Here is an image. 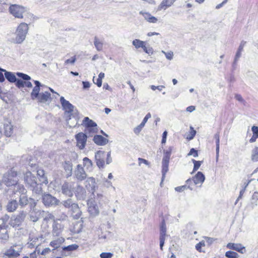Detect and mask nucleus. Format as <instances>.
<instances>
[{
    "instance_id": "obj_1",
    "label": "nucleus",
    "mask_w": 258,
    "mask_h": 258,
    "mask_svg": "<svg viewBox=\"0 0 258 258\" xmlns=\"http://www.w3.org/2000/svg\"><path fill=\"white\" fill-rule=\"evenodd\" d=\"M28 30V25L25 23H21L17 28L16 36L13 39V42L16 44H21L25 40Z\"/></svg>"
},
{
    "instance_id": "obj_2",
    "label": "nucleus",
    "mask_w": 258,
    "mask_h": 258,
    "mask_svg": "<svg viewBox=\"0 0 258 258\" xmlns=\"http://www.w3.org/2000/svg\"><path fill=\"white\" fill-rule=\"evenodd\" d=\"M25 181L29 185L28 188L34 194H41L40 190L41 187L36 182V178L33 175L31 172L27 171L24 175Z\"/></svg>"
},
{
    "instance_id": "obj_3",
    "label": "nucleus",
    "mask_w": 258,
    "mask_h": 258,
    "mask_svg": "<svg viewBox=\"0 0 258 258\" xmlns=\"http://www.w3.org/2000/svg\"><path fill=\"white\" fill-rule=\"evenodd\" d=\"M10 13L16 18H23V15L27 18L32 17V14L27 12L26 8L20 5H13L10 7Z\"/></svg>"
},
{
    "instance_id": "obj_4",
    "label": "nucleus",
    "mask_w": 258,
    "mask_h": 258,
    "mask_svg": "<svg viewBox=\"0 0 258 258\" xmlns=\"http://www.w3.org/2000/svg\"><path fill=\"white\" fill-rule=\"evenodd\" d=\"M19 180L18 174L13 170L6 173L3 176V181L7 186L13 187Z\"/></svg>"
},
{
    "instance_id": "obj_5",
    "label": "nucleus",
    "mask_w": 258,
    "mask_h": 258,
    "mask_svg": "<svg viewBox=\"0 0 258 258\" xmlns=\"http://www.w3.org/2000/svg\"><path fill=\"white\" fill-rule=\"evenodd\" d=\"M97 195V198L95 197L90 198L87 201L88 211L92 216H96L99 214V210L97 205L99 197Z\"/></svg>"
},
{
    "instance_id": "obj_6",
    "label": "nucleus",
    "mask_w": 258,
    "mask_h": 258,
    "mask_svg": "<svg viewBox=\"0 0 258 258\" xmlns=\"http://www.w3.org/2000/svg\"><path fill=\"white\" fill-rule=\"evenodd\" d=\"M60 102L63 109L64 110L66 114H67L70 117L69 120L71 119V116L74 114L78 113L77 110H74V106L69 102V101L66 100L63 97H61L60 98ZM69 124V121H68Z\"/></svg>"
},
{
    "instance_id": "obj_7",
    "label": "nucleus",
    "mask_w": 258,
    "mask_h": 258,
    "mask_svg": "<svg viewBox=\"0 0 258 258\" xmlns=\"http://www.w3.org/2000/svg\"><path fill=\"white\" fill-rule=\"evenodd\" d=\"M74 175L75 178L79 181L84 180L87 176L85 169H84L80 164H78L75 168L74 171Z\"/></svg>"
},
{
    "instance_id": "obj_8",
    "label": "nucleus",
    "mask_w": 258,
    "mask_h": 258,
    "mask_svg": "<svg viewBox=\"0 0 258 258\" xmlns=\"http://www.w3.org/2000/svg\"><path fill=\"white\" fill-rule=\"evenodd\" d=\"M83 124H84L89 132L96 133L97 128V125L93 120L90 119L88 117H85L83 120Z\"/></svg>"
},
{
    "instance_id": "obj_9",
    "label": "nucleus",
    "mask_w": 258,
    "mask_h": 258,
    "mask_svg": "<svg viewBox=\"0 0 258 258\" xmlns=\"http://www.w3.org/2000/svg\"><path fill=\"white\" fill-rule=\"evenodd\" d=\"M43 202L45 206H50L57 204L58 201L51 195H43Z\"/></svg>"
},
{
    "instance_id": "obj_10",
    "label": "nucleus",
    "mask_w": 258,
    "mask_h": 258,
    "mask_svg": "<svg viewBox=\"0 0 258 258\" xmlns=\"http://www.w3.org/2000/svg\"><path fill=\"white\" fill-rule=\"evenodd\" d=\"M76 138L77 146L80 149H84L87 141V136L83 133H79L76 136Z\"/></svg>"
},
{
    "instance_id": "obj_11",
    "label": "nucleus",
    "mask_w": 258,
    "mask_h": 258,
    "mask_svg": "<svg viewBox=\"0 0 258 258\" xmlns=\"http://www.w3.org/2000/svg\"><path fill=\"white\" fill-rule=\"evenodd\" d=\"M52 234L54 236H58L62 232L63 226L61 224V221L60 220H55L54 221L53 225Z\"/></svg>"
},
{
    "instance_id": "obj_12",
    "label": "nucleus",
    "mask_w": 258,
    "mask_h": 258,
    "mask_svg": "<svg viewBox=\"0 0 258 258\" xmlns=\"http://www.w3.org/2000/svg\"><path fill=\"white\" fill-rule=\"evenodd\" d=\"M26 216V214L22 212L20 213L16 217H13L11 219V224L13 227H16L19 226L22 222L24 220Z\"/></svg>"
},
{
    "instance_id": "obj_13",
    "label": "nucleus",
    "mask_w": 258,
    "mask_h": 258,
    "mask_svg": "<svg viewBox=\"0 0 258 258\" xmlns=\"http://www.w3.org/2000/svg\"><path fill=\"white\" fill-rule=\"evenodd\" d=\"M105 152L102 151H98L95 154L96 164L99 168H103L104 166Z\"/></svg>"
},
{
    "instance_id": "obj_14",
    "label": "nucleus",
    "mask_w": 258,
    "mask_h": 258,
    "mask_svg": "<svg viewBox=\"0 0 258 258\" xmlns=\"http://www.w3.org/2000/svg\"><path fill=\"white\" fill-rule=\"evenodd\" d=\"M85 187L89 192L94 194L95 191V180L93 177L88 178L85 182Z\"/></svg>"
},
{
    "instance_id": "obj_15",
    "label": "nucleus",
    "mask_w": 258,
    "mask_h": 258,
    "mask_svg": "<svg viewBox=\"0 0 258 258\" xmlns=\"http://www.w3.org/2000/svg\"><path fill=\"white\" fill-rule=\"evenodd\" d=\"M20 204L21 205H26L29 204L31 207L35 206V200L32 198H28L26 195H21Z\"/></svg>"
},
{
    "instance_id": "obj_16",
    "label": "nucleus",
    "mask_w": 258,
    "mask_h": 258,
    "mask_svg": "<svg viewBox=\"0 0 258 258\" xmlns=\"http://www.w3.org/2000/svg\"><path fill=\"white\" fill-rule=\"evenodd\" d=\"M227 247L231 249H233L240 252L244 253L246 252L245 247L240 243H229Z\"/></svg>"
},
{
    "instance_id": "obj_17",
    "label": "nucleus",
    "mask_w": 258,
    "mask_h": 258,
    "mask_svg": "<svg viewBox=\"0 0 258 258\" xmlns=\"http://www.w3.org/2000/svg\"><path fill=\"white\" fill-rule=\"evenodd\" d=\"M17 75L23 80H25L24 86L29 88H31L32 87V83L29 81V80L31 79V77L29 76L22 73H17Z\"/></svg>"
},
{
    "instance_id": "obj_18",
    "label": "nucleus",
    "mask_w": 258,
    "mask_h": 258,
    "mask_svg": "<svg viewBox=\"0 0 258 258\" xmlns=\"http://www.w3.org/2000/svg\"><path fill=\"white\" fill-rule=\"evenodd\" d=\"M94 142L97 145L103 146L107 144L108 140L101 135H96L93 138Z\"/></svg>"
},
{
    "instance_id": "obj_19",
    "label": "nucleus",
    "mask_w": 258,
    "mask_h": 258,
    "mask_svg": "<svg viewBox=\"0 0 258 258\" xmlns=\"http://www.w3.org/2000/svg\"><path fill=\"white\" fill-rule=\"evenodd\" d=\"M50 93L48 92L41 93H40L39 97H37L36 99L39 102L45 103L50 100Z\"/></svg>"
},
{
    "instance_id": "obj_20",
    "label": "nucleus",
    "mask_w": 258,
    "mask_h": 258,
    "mask_svg": "<svg viewBox=\"0 0 258 258\" xmlns=\"http://www.w3.org/2000/svg\"><path fill=\"white\" fill-rule=\"evenodd\" d=\"M20 251L15 249L14 247H11L6 251L5 255L10 258H16L20 255Z\"/></svg>"
},
{
    "instance_id": "obj_21",
    "label": "nucleus",
    "mask_w": 258,
    "mask_h": 258,
    "mask_svg": "<svg viewBox=\"0 0 258 258\" xmlns=\"http://www.w3.org/2000/svg\"><path fill=\"white\" fill-rule=\"evenodd\" d=\"M205 179L204 175L199 171L193 178V181L195 184L202 183Z\"/></svg>"
},
{
    "instance_id": "obj_22",
    "label": "nucleus",
    "mask_w": 258,
    "mask_h": 258,
    "mask_svg": "<svg viewBox=\"0 0 258 258\" xmlns=\"http://www.w3.org/2000/svg\"><path fill=\"white\" fill-rule=\"evenodd\" d=\"M1 70L5 72V77L9 82L14 83L17 81V78L14 73L10 72H7L4 69H1Z\"/></svg>"
},
{
    "instance_id": "obj_23",
    "label": "nucleus",
    "mask_w": 258,
    "mask_h": 258,
    "mask_svg": "<svg viewBox=\"0 0 258 258\" xmlns=\"http://www.w3.org/2000/svg\"><path fill=\"white\" fill-rule=\"evenodd\" d=\"M72 210L73 213L72 215L76 219H78L80 218L81 215V212L78 206L76 204H72Z\"/></svg>"
},
{
    "instance_id": "obj_24",
    "label": "nucleus",
    "mask_w": 258,
    "mask_h": 258,
    "mask_svg": "<svg viewBox=\"0 0 258 258\" xmlns=\"http://www.w3.org/2000/svg\"><path fill=\"white\" fill-rule=\"evenodd\" d=\"M140 13L142 14L145 19L150 23H155L158 21L156 17L152 16L149 13H142V12H141Z\"/></svg>"
},
{
    "instance_id": "obj_25",
    "label": "nucleus",
    "mask_w": 258,
    "mask_h": 258,
    "mask_svg": "<svg viewBox=\"0 0 258 258\" xmlns=\"http://www.w3.org/2000/svg\"><path fill=\"white\" fill-rule=\"evenodd\" d=\"M166 227L165 222L163 220L160 228V239H166Z\"/></svg>"
},
{
    "instance_id": "obj_26",
    "label": "nucleus",
    "mask_w": 258,
    "mask_h": 258,
    "mask_svg": "<svg viewBox=\"0 0 258 258\" xmlns=\"http://www.w3.org/2000/svg\"><path fill=\"white\" fill-rule=\"evenodd\" d=\"M62 191L64 194L68 192L73 194V192H76L77 191L75 190V188L74 187H72L71 185L68 183L63 184L62 186Z\"/></svg>"
},
{
    "instance_id": "obj_27",
    "label": "nucleus",
    "mask_w": 258,
    "mask_h": 258,
    "mask_svg": "<svg viewBox=\"0 0 258 258\" xmlns=\"http://www.w3.org/2000/svg\"><path fill=\"white\" fill-rule=\"evenodd\" d=\"M14 194L19 192L20 194H26L27 191L23 185L18 184L17 183L13 187Z\"/></svg>"
},
{
    "instance_id": "obj_28",
    "label": "nucleus",
    "mask_w": 258,
    "mask_h": 258,
    "mask_svg": "<svg viewBox=\"0 0 258 258\" xmlns=\"http://www.w3.org/2000/svg\"><path fill=\"white\" fill-rule=\"evenodd\" d=\"M175 1V0H163L159 7L161 9L165 10L167 8L170 7Z\"/></svg>"
},
{
    "instance_id": "obj_29",
    "label": "nucleus",
    "mask_w": 258,
    "mask_h": 258,
    "mask_svg": "<svg viewBox=\"0 0 258 258\" xmlns=\"http://www.w3.org/2000/svg\"><path fill=\"white\" fill-rule=\"evenodd\" d=\"M37 175L39 177V180L42 183L47 184L48 183L47 179L45 175L44 171L43 169H38L37 170Z\"/></svg>"
},
{
    "instance_id": "obj_30",
    "label": "nucleus",
    "mask_w": 258,
    "mask_h": 258,
    "mask_svg": "<svg viewBox=\"0 0 258 258\" xmlns=\"http://www.w3.org/2000/svg\"><path fill=\"white\" fill-rule=\"evenodd\" d=\"M5 135L7 137H11L13 134V126L11 124L4 125Z\"/></svg>"
},
{
    "instance_id": "obj_31",
    "label": "nucleus",
    "mask_w": 258,
    "mask_h": 258,
    "mask_svg": "<svg viewBox=\"0 0 258 258\" xmlns=\"http://www.w3.org/2000/svg\"><path fill=\"white\" fill-rule=\"evenodd\" d=\"M133 45L136 47V48L138 49L139 48H143L145 47V42L140 40L138 39H136L133 41Z\"/></svg>"
},
{
    "instance_id": "obj_32",
    "label": "nucleus",
    "mask_w": 258,
    "mask_h": 258,
    "mask_svg": "<svg viewBox=\"0 0 258 258\" xmlns=\"http://www.w3.org/2000/svg\"><path fill=\"white\" fill-rule=\"evenodd\" d=\"M17 203L16 201H13L9 202L7 205V210L9 212H12L17 208Z\"/></svg>"
},
{
    "instance_id": "obj_33",
    "label": "nucleus",
    "mask_w": 258,
    "mask_h": 258,
    "mask_svg": "<svg viewBox=\"0 0 258 258\" xmlns=\"http://www.w3.org/2000/svg\"><path fill=\"white\" fill-rule=\"evenodd\" d=\"M251 159L253 162L258 161V147H255L252 150Z\"/></svg>"
},
{
    "instance_id": "obj_34",
    "label": "nucleus",
    "mask_w": 258,
    "mask_h": 258,
    "mask_svg": "<svg viewBox=\"0 0 258 258\" xmlns=\"http://www.w3.org/2000/svg\"><path fill=\"white\" fill-rule=\"evenodd\" d=\"M40 88L34 87L31 93V97L32 100L36 99L37 97L40 95Z\"/></svg>"
},
{
    "instance_id": "obj_35",
    "label": "nucleus",
    "mask_w": 258,
    "mask_h": 258,
    "mask_svg": "<svg viewBox=\"0 0 258 258\" xmlns=\"http://www.w3.org/2000/svg\"><path fill=\"white\" fill-rule=\"evenodd\" d=\"M94 45L98 51H101L103 48V43L101 42L99 39L95 36L94 41Z\"/></svg>"
},
{
    "instance_id": "obj_36",
    "label": "nucleus",
    "mask_w": 258,
    "mask_h": 258,
    "mask_svg": "<svg viewBox=\"0 0 258 258\" xmlns=\"http://www.w3.org/2000/svg\"><path fill=\"white\" fill-rule=\"evenodd\" d=\"M162 181L163 180V179L165 177V174L166 172L168 170V165L169 162H162Z\"/></svg>"
},
{
    "instance_id": "obj_37",
    "label": "nucleus",
    "mask_w": 258,
    "mask_h": 258,
    "mask_svg": "<svg viewBox=\"0 0 258 258\" xmlns=\"http://www.w3.org/2000/svg\"><path fill=\"white\" fill-rule=\"evenodd\" d=\"M83 164L84 166H86L87 167L86 169L87 171H90L91 170V169H89V168L91 167L92 166V162L88 158L85 157L83 159Z\"/></svg>"
},
{
    "instance_id": "obj_38",
    "label": "nucleus",
    "mask_w": 258,
    "mask_h": 258,
    "mask_svg": "<svg viewBox=\"0 0 258 258\" xmlns=\"http://www.w3.org/2000/svg\"><path fill=\"white\" fill-rule=\"evenodd\" d=\"M192 161L194 164V169L192 172H195L200 168L201 164L203 162V161H196L195 159H192Z\"/></svg>"
},
{
    "instance_id": "obj_39",
    "label": "nucleus",
    "mask_w": 258,
    "mask_h": 258,
    "mask_svg": "<svg viewBox=\"0 0 258 258\" xmlns=\"http://www.w3.org/2000/svg\"><path fill=\"white\" fill-rule=\"evenodd\" d=\"M225 256L228 258H238V254L233 251H228L225 253Z\"/></svg>"
},
{
    "instance_id": "obj_40",
    "label": "nucleus",
    "mask_w": 258,
    "mask_h": 258,
    "mask_svg": "<svg viewBox=\"0 0 258 258\" xmlns=\"http://www.w3.org/2000/svg\"><path fill=\"white\" fill-rule=\"evenodd\" d=\"M64 168L66 171L69 172L70 175H71L72 171V165L71 163L69 161L66 162Z\"/></svg>"
},
{
    "instance_id": "obj_41",
    "label": "nucleus",
    "mask_w": 258,
    "mask_h": 258,
    "mask_svg": "<svg viewBox=\"0 0 258 258\" xmlns=\"http://www.w3.org/2000/svg\"><path fill=\"white\" fill-rule=\"evenodd\" d=\"M78 247H79L78 245L74 244L70 245L67 246H64L63 248V250H68V251H73L74 250L77 249L78 248Z\"/></svg>"
},
{
    "instance_id": "obj_42",
    "label": "nucleus",
    "mask_w": 258,
    "mask_h": 258,
    "mask_svg": "<svg viewBox=\"0 0 258 258\" xmlns=\"http://www.w3.org/2000/svg\"><path fill=\"white\" fill-rule=\"evenodd\" d=\"M144 51L149 55H151L153 53V49L151 47L146 46V44L145 45V47L143 48Z\"/></svg>"
},
{
    "instance_id": "obj_43",
    "label": "nucleus",
    "mask_w": 258,
    "mask_h": 258,
    "mask_svg": "<svg viewBox=\"0 0 258 258\" xmlns=\"http://www.w3.org/2000/svg\"><path fill=\"white\" fill-rule=\"evenodd\" d=\"M113 254L111 252H102L100 254L101 258H111Z\"/></svg>"
},
{
    "instance_id": "obj_44",
    "label": "nucleus",
    "mask_w": 258,
    "mask_h": 258,
    "mask_svg": "<svg viewBox=\"0 0 258 258\" xmlns=\"http://www.w3.org/2000/svg\"><path fill=\"white\" fill-rule=\"evenodd\" d=\"M62 204L67 208H69L70 207L72 208V204H74V203H73L71 199H69L66 201H63Z\"/></svg>"
},
{
    "instance_id": "obj_45",
    "label": "nucleus",
    "mask_w": 258,
    "mask_h": 258,
    "mask_svg": "<svg viewBox=\"0 0 258 258\" xmlns=\"http://www.w3.org/2000/svg\"><path fill=\"white\" fill-rule=\"evenodd\" d=\"M24 82L25 80H22L21 79H17L16 82V85L19 88L24 87Z\"/></svg>"
},
{
    "instance_id": "obj_46",
    "label": "nucleus",
    "mask_w": 258,
    "mask_h": 258,
    "mask_svg": "<svg viewBox=\"0 0 258 258\" xmlns=\"http://www.w3.org/2000/svg\"><path fill=\"white\" fill-rule=\"evenodd\" d=\"M162 52L163 53H164L165 56H166V57L169 59V60H171L173 58V52L172 51H170V52H165L164 51L162 50Z\"/></svg>"
},
{
    "instance_id": "obj_47",
    "label": "nucleus",
    "mask_w": 258,
    "mask_h": 258,
    "mask_svg": "<svg viewBox=\"0 0 258 258\" xmlns=\"http://www.w3.org/2000/svg\"><path fill=\"white\" fill-rule=\"evenodd\" d=\"M151 117V115L150 113H148L143 119L142 122L141 123V126H145V123L147 122L148 119Z\"/></svg>"
},
{
    "instance_id": "obj_48",
    "label": "nucleus",
    "mask_w": 258,
    "mask_h": 258,
    "mask_svg": "<svg viewBox=\"0 0 258 258\" xmlns=\"http://www.w3.org/2000/svg\"><path fill=\"white\" fill-rule=\"evenodd\" d=\"M76 60V57L73 56L70 59H67L65 61L64 63H65V64H68L69 63L74 64Z\"/></svg>"
},
{
    "instance_id": "obj_49",
    "label": "nucleus",
    "mask_w": 258,
    "mask_h": 258,
    "mask_svg": "<svg viewBox=\"0 0 258 258\" xmlns=\"http://www.w3.org/2000/svg\"><path fill=\"white\" fill-rule=\"evenodd\" d=\"M188 156L193 155L194 157H198V151L197 150H196L195 149L192 148L191 149H190V151L189 152V153L188 154Z\"/></svg>"
},
{
    "instance_id": "obj_50",
    "label": "nucleus",
    "mask_w": 258,
    "mask_h": 258,
    "mask_svg": "<svg viewBox=\"0 0 258 258\" xmlns=\"http://www.w3.org/2000/svg\"><path fill=\"white\" fill-rule=\"evenodd\" d=\"M251 131L253 133V135L255 136L256 137H258V127L253 125L251 127Z\"/></svg>"
},
{
    "instance_id": "obj_51",
    "label": "nucleus",
    "mask_w": 258,
    "mask_h": 258,
    "mask_svg": "<svg viewBox=\"0 0 258 258\" xmlns=\"http://www.w3.org/2000/svg\"><path fill=\"white\" fill-rule=\"evenodd\" d=\"M235 98L238 100V101L242 103H244L245 102V101H244V100L243 99V98L242 97V96L239 95V94H236L235 95Z\"/></svg>"
},
{
    "instance_id": "obj_52",
    "label": "nucleus",
    "mask_w": 258,
    "mask_h": 258,
    "mask_svg": "<svg viewBox=\"0 0 258 258\" xmlns=\"http://www.w3.org/2000/svg\"><path fill=\"white\" fill-rule=\"evenodd\" d=\"M190 130H191L190 133V136L189 137H187V138L189 140H191V139H193V138L195 137L196 132V131H195L194 130V128L190 126Z\"/></svg>"
},
{
    "instance_id": "obj_53",
    "label": "nucleus",
    "mask_w": 258,
    "mask_h": 258,
    "mask_svg": "<svg viewBox=\"0 0 258 258\" xmlns=\"http://www.w3.org/2000/svg\"><path fill=\"white\" fill-rule=\"evenodd\" d=\"M186 188V185H183V186H181L176 187L175 188V189L176 191L181 192H183Z\"/></svg>"
},
{
    "instance_id": "obj_54",
    "label": "nucleus",
    "mask_w": 258,
    "mask_h": 258,
    "mask_svg": "<svg viewBox=\"0 0 258 258\" xmlns=\"http://www.w3.org/2000/svg\"><path fill=\"white\" fill-rule=\"evenodd\" d=\"M112 162V158L111 157V151L108 152L106 158V164H109Z\"/></svg>"
},
{
    "instance_id": "obj_55",
    "label": "nucleus",
    "mask_w": 258,
    "mask_h": 258,
    "mask_svg": "<svg viewBox=\"0 0 258 258\" xmlns=\"http://www.w3.org/2000/svg\"><path fill=\"white\" fill-rule=\"evenodd\" d=\"M216 153L217 156H219V146H220V139H217V140H216Z\"/></svg>"
},
{
    "instance_id": "obj_56",
    "label": "nucleus",
    "mask_w": 258,
    "mask_h": 258,
    "mask_svg": "<svg viewBox=\"0 0 258 258\" xmlns=\"http://www.w3.org/2000/svg\"><path fill=\"white\" fill-rule=\"evenodd\" d=\"M205 239L206 240V242L208 243V245L211 244L215 239L213 238L208 237H205Z\"/></svg>"
},
{
    "instance_id": "obj_57",
    "label": "nucleus",
    "mask_w": 258,
    "mask_h": 258,
    "mask_svg": "<svg viewBox=\"0 0 258 258\" xmlns=\"http://www.w3.org/2000/svg\"><path fill=\"white\" fill-rule=\"evenodd\" d=\"M170 157V156L168 154H165L164 153V156H163V159H162V162H169Z\"/></svg>"
},
{
    "instance_id": "obj_58",
    "label": "nucleus",
    "mask_w": 258,
    "mask_h": 258,
    "mask_svg": "<svg viewBox=\"0 0 258 258\" xmlns=\"http://www.w3.org/2000/svg\"><path fill=\"white\" fill-rule=\"evenodd\" d=\"M241 52H242L241 51H240V50H238V51H237V53L236 54V55H235V59H234V63H236V61L240 57Z\"/></svg>"
},
{
    "instance_id": "obj_59",
    "label": "nucleus",
    "mask_w": 258,
    "mask_h": 258,
    "mask_svg": "<svg viewBox=\"0 0 258 258\" xmlns=\"http://www.w3.org/2000/svg\"><path fill=\"white\" fill-rule=\"evenodd\" d=\"M167 135V132L166 131H164L163 133L162 139V144H165L166 141V138Z\"/></svg>"
},
{
    "instance_id": "obj_60",
    "label": "nucleus",
    "mask_w": 258,
    "mask_h": 258,
    "mask_svg": "<svg viewBox=\"0 0 258 258\" xmlns=\"http://www.w3.org/2000/svg\"><path fill=\"white\" fill-rule=\"evenodd\" d=\"M258 199L256 195H252L251 204L253 205H256V201Z\"/></svg>"
},
{
    "instance_id": "obj_61",
    "label": "nucleus",
    "mask_w": 258,
    "mask_h": 258,
    "mask_svg": "<svg viewBox=\"0 0 258 258\" xmlns=\"http://www.w3.org/2000/svg\"><path fill=\"white\" fill-rule=\"evenodd\" d=\"M246 41H243V40L242 41L240 44V45L239 46L238 50L242 51L243 50V47L245 46V45L246 44Z\"/></svg>"
},
{
    "instance_id": "obj_62",
    "label": "nucleus",
    "mask_w": 258,
    "mask_h": 258,
    "mask_svg": "<svg viewBox=\"0 0 258 258\" xmlns=\"http://www.w3.org/2000/svg\"><path fill=\"white\" fill-rule=\"evenodd\" d=\"M143 127V126H141V124H140L134 129V132L136 134H139L141 132Z\"/></svg>"
},
{
    "instance_id": "obj_63",
    "label": "nucleus",
    "mask_w": 258,
    "mask_h": 258,
    "mask_svg": "<svg viewBox=\"0 0 258 258\" xmlns=\"http://www.w3.org/2000/svg\"><path fill=\"white\" fill-rule=\"evenodd\" d=\"M50 245L54 247V248H57L58 246V244L57 242V241H52L50 242Z\"/></svg>"
},
{
    "instance_id": "obj_64",
    "label": "nucleus",
    "mask_w": 258,
    "mask_h": 258,
    "mask_svg": "<svg viewBox=\"0 0 258 258\" xmlns=\"http://www.w3.org/2000/svg\"><path fill=\"white\" fill-rule=\"evenodd\" d=\"M173 148L172 147H170L168 150L164 151V153L165 154H168L169 155H171V153L173 150Z\"/></svg>"
}]
</instances>
